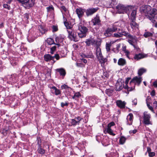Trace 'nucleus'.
<instances>
[{"instance_id": "obj_1", "label": "nucleus", "mask_w": 157, "mask_h": 157, "mask_svg": "<svg viewBox=\"0 0 157 157\" xmlns=\"http://www.w3.org/2000/svg\"><path fill=\"white\" fill-rule=\"evenodd\" d=\"M140 11L141 13L144 14L152 23H156L157 17L155 16L157 14L156 9L152 8L149 5H145L141 7Z\"/></svg>"}, {"instance_id": "obj_2", "label": "nucleus", "mask_w": 157, "mask_h": 157, "mask_svg": "<svg viewBox=\"0 0 157 157\" xmlns=\"http://www.w3.org/2000/svg\"><path fill=\"white\" fill-rule=\"evenodd\" d=\"M122 35L127 37L128 43L135 48L134 44L136 43L137 41V38L135 36H132L124 31H122L118 29V37L121 36Z\"/></svg>"}, {"instance_id": "obj_3", "label": "nucleus", "mask_w": 157, "mask_h": 157, "mask_svg": "<svg viewBox=\"0 0 157 157\" xmlns=\"http://www.w3.org/2000/svg\"><path fill=\"white\" fill-rule=\"evenodd\" d=\"M78 29L80 31L78 33V36L80 38H82L85 37L88 31V29L84 26L82 23H80L78 25Z\"/></svg>"}, {"instance_id": "obj_4", "label": "nucleus", "mask_w": 157, "mask_h": 157, "mask_svg": "<svg viewBox=\"0 0 157 157\" xmlns=\"http://www.w3.org/2000/svg\"><path fill=\"white\" fill-rule=\"evenodd\" d=\"M117 23H115L113 25V27L112 28H108L105 30L104 35L106 37L110 36L113 32L116 31L117 30Z\"/></svg>"}, {"instance_id": "obj_5", "label": "nucleus", "mask_w": 157, "mask_h": 157, "mask_svg": "<svg viewBox=\"0 0 157 157\" xmlns=\"http://www.w3.org/2000/svg\"><path fill=\"white\" fill-rule=\"evenodd\" d=\"M132 9V6H125L121 4H118V13H124L128 11H130Z\"/></svg>"}, {"instance_id": "obj_6", "label": "nucleus", "mask_w": 157, "mask_h": 157, "mask_svg": "<svg viewBox=\"0 0 157 157\" xmlns=\"http://www.w3.org/2000/svg\"><path fill=\"white\" fill-rule=\"evenodd\" d=\"M115 124L114 122H112L109 123L107 126V128L104 130V133L107 132L110 135L115 136L117 133L116 132H115L114 130L112 129V127Z\"/></svg>"}, {"instance_id": "obj_7", "label": "nucleus", "mask_w": 157, "mask_h": 157, "mask_svg": "<svg viewBox=\"0 0 157 157\" xmlns=\"http://www.w3.org/2000/svg\"><path fill=\"white\" fill-rule=\"evenodd\" d=\"M151 118V115L150 114L148 113L147 112H144V117H143L144 123L147 125L149 124L152 125V123L150 121Z\"/></svg>"}, {"instance_id": "obj_8", "label": "nucleus", "mask_w": 157, "mask_h": 157, "mask_svg": "<svg viewBox=\"0 0 157 157\" xmlns=\"http://www.w3.org/2000/svg\"><path fill=\"white\" fill-rule=\"evenodd\" d=\"M68 33V37L72 40L75 41H78L76 33L75 30L72 29L67 30Z\"/></svg>"}, {"instance_id": "obj_9", "label": "nucleus", "mask_w": 157, "mask_h": 157, "mask_svg": "<svg viewBox=\"0 0 157 157\" xmlns=\"http://www.w3.org/2000/svg\"><path fill=\"white\" fill-rule=\"evenodd\" d=\"M142 80V78L140 76H136L134 77L130 82L129 84H132L134 87L135 85L139 86Z\"/></svg>"}, {"instance_id": "obj_10", "label": "nucleus", "mask_w": 157, "mask_h": 157, "mask_svg": "<svg viewBox=\"0 0 157 157\" xmlns=\"http://www.w3.org/2000/svg\"><path fill=\"white\" fill-rule=\"evenodd\" d=\"M10 129V128L7 123L6 127L0 130V132L4 136H6L9 135L11 132Z\"/></svg>"}, {"instance_id": "obj_11", "label": "nucleus", "mask_w": 157, "mask_h": 157, "mask_svg": "<svg viewBox=\"0 0 157 157\" xmlns=\"http://www.w3.org/2000/svg\"><path fill=\"white\" fill-rule=\"evenodd\" d=\"M98 9V8L97 7L95 8H90L87 9L86 12V16H89L92 15L96 12Z\"/></svg>"}, {"instance_id": "obj_12", "label": "nucleus", "mask_w": 157, "mask_h": 157, "mask_svg": "<svg viewBox=\"0 0 157 157\" xmlns=\"http://www.w3.org/2000/svg\"><path fill=\"white\" fill-rule=\"evenodd\" d=\"M101 66L103 67H105V64L107 61V59L103 57L102 55L97 58Z\"/></svg>"}, {"instance_id": "obj_13", "label": "nucleus", "mask_w": 157, "mask_h": 157, "mask_svg": "<svg viewBox=\"0 0 157 157\" xmlns=\"http://www.w3.org/2000/svg\"><path fill=\"white\" fill-rule=\"evenodd\" d=\"M18 78L16 75L13 74L11 75L8 80L12 84L17 82L18 80Z\"/></svg>"}, {"instance_id": "obj_14", "label": "nucleus", "mask_w": 157, "mask_h": 157, "mask_svg": "<svg viewBox=\"0 0 157 157\" xmlns=\"http://www.w3.org/2000/svg\"><path fill=\"white\" fill-rule=\"evenodd\" d=\"M84 10L82 8H77L76 10V12L79 19H81L83 16Z\"/></svg>"}, {"instance_id": "obj_15", "label": "nucleus", "mask_w": 157, "mask_h": 157, "mask_svg": "<svg viewBox=\"0 0 157 157\" xmlns=\"http://www.w3.org/2000/svg\"><path fill=\"white\" fill-rule=\"evenodd\" d=\"M63 40V38L61 36V35H59V36L56 37L55 38V41L56 43L55 44L57 45L58 47L60 46V43L62 42Z\"/></svg>"}, {"instance_id": "obj_16", "label": "nucleus", "mask_w": 157, "mask_h": 157, "mask_svg": "<svg viewBox=\"0 0 157 157\" xmlns=\"http://www.w3.org/2000/svg\"><path fill=\"white\" fill-rule=\"evenodd\" d=\"M44 59L46 62H49L52 60L53 61V63H55L56 61L54 60V57L49 54H45L44 56Z\"/></svg>"}, {"instance_id": "obj_17", "label": "nucleus", "mask_w": 157, "mask_h": 157, "mask_svg": "<svg viewBox=\"0 0 157 157\" xmlns=\"http://www.w3.org/2000/svg\"><path fill=\"white\" fill-rule=\"evenodd\" d=\"M91 21L93 23L94 25H101V20L99 17L97 15Z\"/></svg>"}, {"instance_id": "obj_18", "label": "nucleus", "mask_w": 157, "mask_h": 157, "mask_svg": "<svg viewBox=\"0 0 157 157\" xmlns=\"http://www.w3.org/2000/svg\"><path fill=\"white\" fill-rule=\"evenodd\" d=\"M56 71L59 73L60 76L62 77V78L63 79L66 74L65 70L63 68H60L57 69Z\"/></svg>"}, {"instance_id": "obj_19", "label": "nucleus", "mask_w": 157, "mask_h": 157, "mask_svg": "<svg viewBox=\"0 0 157 157\" xmlns=\"http://www.w3.org/2000/svg\"><path fill=\"white\" fill-rule=\"evenodd\" d=\"M88 101L89 104H90L91 106H93L94 104L97 103V101L95 98L92 97H89Z\"/></svg>"}, {"instance_id": "obj_20", "label": "nucleus", "mask_w": 157, "mask_h": 157, "mask_svg": "<svg viewBox=\"0 0 157 157\" xmlns=\"http://www.w3.org/2000/svg\"><path fill=\"white\" fill-rule=\"evenodd\" d=\"M135 19H130V25L131 27L133 29H136L138 28V25L135 21Z\"/></svg>"}, {"instance_id": "obj_21", "label": "nucleus", "mask_w": 157, "mask_h": 157, "mask_svg": "<svg viewBox=\"0 0 157 157\" xmlns=\"http://www.w3.org/2000/svg\"><path fill=\"white\" fill-rule=\"evenodd\" d=\"M147 57V56L146 55L142 53H139L138 54L136 55L134 57V58L135 59L138 60Z\"/></svg>"}, {"instance_id": "obj_22", "label": "nucleus", "mask_w": 157, "mask_h": 157, "mask_svg": "<svg viewBox=\"0 0 157 157\" xmlns=\"http://www.w3.org/2000/svg\"><path fill=\"white\" fill-rule=\"evenodd\" d=\"M51 91H54L55 94L56 95H58L61 94V91L59 90L57 88L54 86H53L50 87Z\"/></svg>"}, {"instance_id": "obj_23", "label": "nucleus", "mask_w": 157, "mask_h": 157, "mask_svg": "<svg viewBox=\"0 0 157 157\" xmlns=\"http://www.w3.org/2000/svg\"><path fill=\"white\" fill-rule=\"evenodd\" d=\"M96 48V57L98 58L102 55L100 47L98 46L97 45Z\"/></svg>"}, {"instance_id": "obj_24", "label": "nucleus", "mask_w": 157, "mask_h": 157, "mask_svg": "<svg viewBox=\"0 0 157 157\" xmlns=\"http://www.w3.org/2000/svg\"><path fill=\"white\" fill-rule=\"evenodd\" d=\"M114 89L112 88L106 89L105 91V93L109 96H112L113 94Z\"/></svg>"}, {"instance_id": "obj_25", "label": "nucleus", "mask_w": 157, "mask_h": 157, "mask_svg": "<svg viewBox=\"0 0 157 157\" xmlns=\"http://www.w3.org/2000/svg\"><path fill=\"white\" fill-rule=\"evenodd\" d=\"M38 148L37 149L38 152L41 155L44 154L45 153V150L41 147L40 144H39L38 142Z\"/></svg>"}, {"instance_id": "obj_26", "label": "nucleus", "mask_w": 157, "mask_h": 157, "mask_svg": "<svg viewBox=\"0 0 157 157\" xmlns=\"http://www.w3.org/2000/svg\"><path fill=\"white\" fill-rule=\"evenodd\" d=\"M126 63L125 60L123 58H121L118 59V65L121 66H124L126 64Z\"/></svg>"}, {"instance_id": "obj_27", "label": "nucleus", "mask_w": 157, "mask_h": 157, "mask_svg": "<svg viewBox=\"0 0 157 157\" xmlns=\"http://www.w3.org/2000/svg\"><path fill=\"white\" fill-rule=\"evenodd\" d=\"M35 0H29L27 4L26 8L32 7L34 5Z\"/></svg>"}, {"instance_id": "obj_28", "label": "nucleus", "mask_w": 157, "mask_h": 157, "mask_svg": "<svg viewBox=\"0 0 157 157\" xmlns=\"http://www.w3.org/2000/svg\"><path fill=\"white\" fill-rule=\"evenodd\" d=\"M126 103L124 101H122L121 100H118V107L121 108H124L125 107Z\"/></svg>"}, {"instance_id": "obj_29", "label": "nucleus", "mask_w": 157, "mask_h": 157, "mask_svg": "<svg viewBox=\"0 0 157 157\" xmlns=\"http://www.w3.org/2000/svg\"><path fill=\"white\" fill-rule=\"evenodd\" d=\"M147 70L144 68H142L139 69L138 71V74L139 76H140L142 75V74L146 72Z\"/></svg>"}, {"instance_id": "obj_30", "label": "nucleus", "mask_w": 157, "mask_h": 157, "mask_svg": "<svg viewBox=\"0 0 157 157\" xmlns=\"http://www.w3.org/2000/svg\"><path fill=\"white\" fill-rule=\"evenodd\" d=\"M133 118V114L131 113H129L127 117V121H130V122L129 123V125L131 124H132Z\"/></svg>"}, {"instance_id": "obj_31", "label": "nucleus", "mask_w": 157, "mask_h": 157, "mask_svg": "<svg viewBox=\"0 0 157 157\" xmlns=\"http://www.w3.org/2000/svg\"><path fill=\"white\" fill-rule=\"evenodd\" d=\"M95 43V41L92 39H88L86 41V45L90 46L91 45L94 44Z\"/></svg>"}, {"instance_id": "obj_32", "label": "nucleus", "mask_w": 157, "mask_h": 157, "mask_svg": "<svg viewBox=\"0 0 157 157\" xmlns=\"http://www.w3.org/2000/svg\"><path fill=\"white\" fill-rule=\"evenodd\" d=\"M119 81L120 82H118V86H119L120 90H121L124 87V82L123 80H122L121 79H120Z\"/></svg>"}, {"instance_id": "obj_33", "label": "nucleus", "mask_w": 157, "mask_h": 157, "mask_svg": "<svg viewBox=\"0 0 157 157\" xmlns=\"http://www.w3.org/2000/svg\"><path fill=\"white\" fill-rule=\"evenodd\" d=\"M131 79L130 78H127V79L126 80L125 82V84L126 85L125 86H124V88L125 89H127L128 90V88H131L130 90H132L133 89V88L132 87H128V86L127 85L128 82L129 81V80Z\"/></svg>"}, {"instance_id": "obj_34", "label": "nucleus", "mask_w": 157, "mask_h": 157, "mask_svg": "<svg viewBox=\"0 0 157 157\" xmlns=\"http://www.w3.org/2000/svg\"><path fill=\"white\" fill-rule=\"evenodd\" d=\"M64 25L67 30L72 29V26L71 24H69V23L66 21H64Z\"/></svg>"}, {"instance_id": "obj_35", "label": "nucleus", "mask_w": 157, "mask_h": 157, "mask_svg": "<svg viewBox=\"0 0 157 157\" xmlns=\"http://www.w3.org/2000/svg\"><path fill=\"white\" fill-rule=\"evenodd\" d=\"M46 42L48 45H50L52 44H55L53 39L50 38H48L46 40Z\"/></svg>"}, {"instance_id": "obj_36", "label": "nucleus", "mask_w": 157, "mask_h": 157, "mask_svg": "<svg viewBox=\"0 0 157 157\" xmlns=\"http://www.w3.org/2000/svg\"><path fill=\"white\" fill-rule=\"evenodd\" d=\"M81 96V94L79 92H76L75 93L74 95L72 97V98L73 99L76 100L77 98H79Z\"/></svg>"}, {"instance_id": "obj_37", "label": "nucleus", "mask_w": 157, "mask_h": 157, "mask_svg": "<svg viewBox=\"0 0 157 157\" xmlns=\"http://www.w3.org/2000/svg\"><path fill=\"white\" fill-rule=\"evenodd\" d=\"M29 0H21V3L22 4V6L26 8L27 4Z\"/></svg>"}, {"instance_id": "obj_38", "label": "nucleus", "mask_w": 157, "mask_h": 157, "mask_svg": "<svg viewBox=\"0 0 157 157\" xmlns=\"http://www.w3.org/2000/svg\"><path fill=\"white\" fill-rule=\"evenodd\" d=\"M136 10H133L131 13V19H136Z\"/></svg>"}, {"instance_id": "obj_39", "label": "nucleus", "mask_w": 157, "mask_h": 157, "mask_svg": "<svg viewBox=\"0 0 157 157\" xmlns=\"http://www.w3.org/2000/svg\"><path fill=\"white\" fill-rule=\"evenodd\" d=\"M28 69H29L27 65H24L22 68L21 71L22 72H25V73L26 74Z\"/></svg>"}, {"instance_id": "obj_40", "label": "nucleus", "mask_w": 157, "mask_h": 157, "mask_svg": "<svg viewBox=\"0 0 157 157\" xmlns=\"http://www.w3.org/2000/svg\"><path fill=\"white\" fill-rule=\"evenodd\" d=\"M153 34L152 33L148 32H146L144 33V37L147 38L148 37L151 36Z\"/></svg>"}, {"instance_id": "obj_41", "label": "nucleus", "mask_w": 157, "mask_h": 157, "mask_svg": "<svg viewBox=\"0 0 157 157\" xmlns=\"http://www.w3.org/2000/svg\"><path fill=\"white\" fill-rule=\"evenodd\" d=\"M126 140V139L124 136H121L120 139L119 143L121 144H123Z\"/></svg>"}, {"instance_id": "obj_42", "label": "nucleus", "mask_w": 157, "mask_h": 157, "mask_svg": "<svg viewBox=\"0 0 157 157\" xmlns=\"http://www.w3.org/2000/svg\"><path fill=\"white\" fill-rule=\"evenodd\" d=\"M47 11L48 12H53L54 10V8L52 6H50L48 7H47Z\"/></svg>"}, {"instance_id": "obj_43", "label": "nucleus", "mask_w": 157, "mask_h": 157, "mask_svg": "<svg viewBox=\"0 0 157 157\" xmlns=\"http://www.w3.org/2000/svg\"><path fill=\"white\" fill-rule=\"evenodd\" d=\"M3 7L4 8L7 9L9 10H10V6L7 3L4 4L3 5Z\"/></svg>"}, {"instance_id": "obj_44", "label": "nucleus", "mask_w": 157, "mask_h": 157, "mask_svg": "<svg viewBox=\"0 0 157 157\" xmlns=\"http://www.w3.org/2000/svg\"><path fill=\"white\" fill-rule=\"evenodd\" d=\"M61 88L62 89H65L66 90H69L70 89H71L70 87H69L68 86L65 84L62 85L61 86Z\"/></svg>"}, {"instance_id": "obj_45", "label": "nucleus", "mask_w": 157, "mask_h": 157, "mask_svg": "<svg viewBox=\"0 0 157 157\" xmlns=\"http://www.w3.org/2000/svg\"><path fill=\"white\" fill-rule=\"evenodd\" d=\"M86 54L88 58H93L94 57L92 52L91 51H90Z\"/></svg>"}, {"instance_id": "obj_46", "label": "nucleus", "mask_w": 157, "mask_h": 157, "mask_svg": "<svg viewBox=\"0 0 157 157\" xmlns=\"http://www.w3.org/2000/svg\"><path fill=\"white\" fill-rule=\"evenodd\" d=\"M71 125H72L74 126H75L77 124H78V123L75 119L71 120Z\"/></svg>"}, {"instance_id": "obj_47", "label": "nucleus", "mask_w": 157, "mask_h": 157, "mask_svg": "<svg viewBox=\"0 0 157 157\" xmlns=\"http://www.w3.org/2000/svg\"><path fill=\"white\" fill-rule=\"evenodd\" d=\"M111 44L107 43L106 44V49L107 52H109L110 50Z\"/></svg>"}, {"instance_id": "obj_48", "label": "nucleus", "mask_w": 157, "mask_h": 157, "mask_svg": "<svg viewBox=\"0 0 157 157\" xmlns=\"http://www.w3.org/2000/svg\"><path fill=\"white\" fill-rule=\"evenodd\" d=\"M39 30L40 32L42 34L45 33L47 32V30L43 27H41Z\"/></svg>"}, {"instance_id": "obj_49", "label": "nucleus", "mask_w": 157, "mask_h": 157, "mask_svg": "<svg viewBox=\"0 0 157 157\" xmlns=\"http://www.w3.org/2000/svg\"><path fill=\"white\" fill-rule=\"evenodd\" d=\"M56 46H54L50 48V53L51 54H53L54 53V52L56 50Z\"/></svg>"}, {"instance_id": "obj_50", "label": "nucleus", "mask_w": 157, "mask_h": 157, "mask_svg": "<svg viewBox=\"0 0 157 157\" xmlns=\"http://www.w3.org/2000/svg\"><path fill=\"white\" fill-rule=\"evenodd\" d=\"M60 10L63 13V12H66L67 11L66 8L64 6H62L61 7Z\"/></svg>"}, {"instance_id": "obj_51", "label": "nucleus", "mask_w": 157, "mask_h": 157, "mask_svg": "<svg viewBox=\"0 0 157 157\" xmlns=\"http://www.w3.org/2000/svg\"><path fill=\"white\" fill-rule=\"evenodd\" d=\"M34 63L32 61H30L27 63L26 65L28 67L29 69L33 65Z\"/></svg>"}, {"instance_id": "obj_52", "label": "nucleus", "mask_w": 157, "mask_h": 157, "mask_svg": "<svg viewBox=\"0 0 157 157\" xmlns=\"http://www.w3.org/2000/svg\"><path fill=\"white\" fill-rule=\"evenodd\" d=\"M126 47L125 46H123L122 47V50L124 52L126 53L127 56H128L129 53L128 51L126 50Z\"/></svg>"}, {"instance_id": "obj_53", "label": "nucleus", "mask_w": 157, "mask_h": 157, "mask_svg": "<svg viewBox=\"0 0 157 157\" xmlns=\"http://www.w3.org/2000/svg\"><path fill=\"white\" fill-rule=\"evenodd\" d=\"M52 32H56L58 30V26H57L53 25L52 26Z\"/></svg>"}, {"instance_id": "obj_54", "label": "nucleus", "mask_w": 157, "mask_h": 157, "mask_svg": "<svg viewBox=\"0 0 157 157\" xmlns=\"http://www.w3.org/2000/svg\"><path fill=\"white\" fill-rule=\"evenodd\" d=\"M68 105L69 103L67 102H65V103L61 102V106L62 108H63L64 106H67Z\"/></svg>"}, {"instance_id": "obj_55", "label": "nucleus", "mask_w": 157, "mask_h": 157, "mask_svg": "<svg viewBox=\"0 0 157 157\" xmlns=\"http://www.w3.org/2000/svg\"><path fill=\"white\" fill-rule=\"evenodd\" d=\"M75 120H76V121H77V122L78 123V124H79L80 121H81V120L82 119V118H81L80 117H75Z\"/></svg>"}, {"instance_id": "obj_56", "label": "nucleus", "mask_w": 157, "mask_h": 157, "mask_svg": "<svg viewBox=\"0 0 157 157\" xmlns=\"http://www.w3.org/2000/svg\"><path fill=\"white\" fill-rule=\"evenodd\" d=\"M29 18V14L25 13L24 14V18L26 20H27Z\"/></svg>"}, {"instance_id": "obj_57", "label": "nucleus", "mask_w": 157, "mask_h": 157, "mask_svg": "<svg viewBox=\"0 0 157 157\" xmlns=\"http://www.w3.org/2000/svg\"><path fill=\"white\" fill-rule=\"evenodd\" d=\"M103 75L106 78H108L109 76L108 73L107 71L104 72L103 73Z\"/></svg>"}, {"instance_id": "obj_58", "label": "nucleus", "mask_w": 157, "mask_h": 157, "mask_svg": "<svg viewBox=\"0 0 157 157\" xmlns=\"http://www.w3.org/2000/svg\"><path fill=\"white\" fill-rule=\"evenodd\" d=\"M53 57H54V58H55L57 60H59L60 58V56L58 54H55L54 56H53Z\"/></svg>"}, {"instance_id": "obj_59", "label": "nucleus", "mask_w": 157, "mask_h": 157, "mask_svg": "<svg viewBox=\"0 0 157 157\" xmlns=\"http://www.w3.org/2000/svg\"><path fill=\"white\" fill-rule=\"evenodd\" d=\"M80 56L82 58H88L86 54L82 53L81 54Z\"/></svg>"}, {"instance_id": "obj_60", "label": "nucleus", "mask_w": 157, "mask_h": 157, "mask_svg": "<svg viewBox=\"0 0 157 157\" xmlns=\"http://www.w3.org/2000/svg\"><path fill=\"white\" fill-rule=\"evenodd\" d=\"M148 154L149 156L150 157L154 156L155 155V153L154 152H150Z\"/></svg>"}, {"instance_id": "obj_61", "label": "nucleus", "mask_w": 157, "mask_h": 157, "mask_svg": "<svg viewBox=\"0 0 157 157\" xmlns=\"http://www.w3.org/2000/svg\"><path fill=\"white\" fill-rule=\"evenodd\" d=\"M153 107L155 109H157V101H155L153 102Z\"/></svg>"}, {"instance_id": "obj_62", "label": "nucleus", "mask_w": 157, "mask_h": 157, "mask_svg": "<svg viewBox=\"0 0 157 157\" xmlns=\"http://www.w3.org/2000/svg\"><path fill=\"white\" fill-rule=\"evenodd\" d=\"M110 157H118V154L117 153H114L113 152L112 154Z\"/></svg>"}, {"instance_id": "obj_63", "label": "nucleus", "mask_w": 157, "mask_h": 157, "mask_svg": "<svg viewBox=\"0 0 157 157\" xmlns=\"http://www.w3.org/2000/svg\"><path fill=\"white\" fill-rule=\"evenodd\" d=\"M76 65L78 67H83L84 66L83 64L82 63H77Z\"/></svg>"}, {"instance_id": "obj_64", "label": "nucleus", "mask_w": 157, "mask_h": 157, "mask_svg": "<svg viewBox=\"0 0 157 157\" xmlns=\"http://www.w3.org/2000/svg\"><path fill=\"white\" fill-rule=\"evenodd\" d=\"M153 85L155 87L157 88V79L153 83Z\"/></svg>"}]
</instances>
